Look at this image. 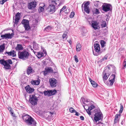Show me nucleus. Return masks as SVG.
Here are the masks:
<instances>
[{"instance_id": "nucleus-10", "label": "nucleus", "mask_w": 126, "mask_h": 126, "mask_svg": "<svg viewBox=\"0 0 126 126\" xmlns=\"http://www.w3.org/2000/svg\"><path fill=\"white\" fill-rule=\"evenodd\" d=\"M49 81L52 87H55L56 86L57 82L55 79L54 78L50 79H49Z\"/></svg>"}, {"instance_id": "nucleus-15", "label": "nucleus", "mask_w": 126, "mask_h": 126, "mask_svg": "<svg viewBox=\"0 0 126 126\" xmlns=\"http://www.w3.org/2000/svg\"><path fill=\"white\" fill-rule=\"evenodd\" d=\"M53 70L52 68L51 67H47L45 69L44 71V74L45 75L47 74V73H53Z\"/></svg>"}, {"instance_id": "nucleus-49", "label": "nucleus", "mask_w": 126, "mask_h": 126, "mask_svg": "<svg viewBox=\"0 0 126 126\" xmlns=\"http://www.w3.org/2000/svg\"><path fill=\"white\" fill-rule=\"evenodd\" d=\"M86 110L87 113L89 115H91L92 114V112H91V111L89 110Z\"/></svg>"}, {"instance_id": "nucleus-53", "label": "nucleus", "mask_w": 126, "mask_h": 126, "mask_svg": "<svg viewBox=\"0 0 126 126\" xmlns=\"http://www.w3.org/2000/svg\"><path fill=\"white\" fill-rule=\"evenodd\" d=\"M20 13L18 12L17 13L16 15V17H20Z\"/></svg>"}, {"instance_id": "nucleus-3", "label": "nucleus", "mask_w": 126, "mask_h": 126, "mask_svg": "<svg viewBox=\"0 0 126 126\" xmlns=\"http://www.w3.org/2000/svg\"><path fill=\"white\" fill-rule=\"evenodd\" d=\"M93 112L94 113V119L96 122L101 119L103 114L99 109H95Z\"/></svg>"}, {"instance_id": "nucleus-1", "label": "nucleus", "mask_w": 126, "mask_h": 126, "mask_svg": "<svg viewBox=\"0 0 126 126\" xmlns=\"http://www.w3.org/2000/svg\"><path fill=\"white\" fill-rule=\"evenodd\" d=\"M22 117L26 123L27 125H32V126H36V121L29 115L25 113L23 114Z\"/></svg>"}, {"instance_id": "nucleus-25", "label": "nucleus", "mask_w": 126, "mask_h": 126, "mask_svg": "<svg viewBox=\"0 0 126 126\" xmlns=\"http://www.w3.org/2000/svg\"><path fill=\"white\" fill-rule=\"evenodd\" d=\"M52 29V27L51 26H48L45 29L44 31L45 32H49Z\"/></svg>"}, {"instance_id": "nucleus-4", "label": "nucleus", "mask_w": 126, "mask_h": 126, "mask_svg": "<svg viewBox=\"0 0 126 126\" xmlns=\"http://www.w3.org/2000/svg\"><path fill=\"white\" fill-rule=\"evenodd\" d=\"M38 99L37 97L34 94L30 95L29 101L32 105L34 106L37 104Z\"/></svg>"}, {"instance_id": "nucleus-17", "label": "nucleus", "mask_w": 126, "mask_h": 126, "mask_svg": "<svg viewBox=\"0 0 126 126\" xmlns=\"http://www.w3.org/2000/svg\"><path fill=\"white\" fill-rule=\"evenodd\" d=\"M8 110L11 116L13 117H16V115L14 112V109L11 107H8Z\"/></svg>"}, {"instance_id": "nucleus-61", "label": "nucleus", "mask_w": 126, "mask_h": 126, "mask_svg": "<svg viewBox=\"0 0 126 126\" xmlns=\"http://www.w3.org/2000/svg\"><path fill=\"white\" fill-rule=\"evenodd\" d=\"M113 68L114 69L112 71L113 72L115 73H116V70H115V67H114V68Z\"/></svg>"}, {"instance_id": "nucleus-14", "label": "nucleus", "mask_w": 126, "mask_h": 126, "mask_svg": "<svg viewBox=\"0 0 126 126\" xmlns=\"http://www.w3.org/2000/svg\"><path fill=\"white\" fill-rule=\"evenodd\" d=\"M26 91L28 93H32L34 91L33 88H32L30 87L29 85H28L25 87Z\"/></svg>"}, {"instance_id": "nucleus-24", "label": "nucleus", "mask_w": 126, "mask_h": 126, "mask_svg": "<svg viewBox=\"0 0 126 126\" xmlns=\"http://www.w3.org/2000/svg\"><path fill=\"white\" fill-rule=\"evenodd\" d=\"M8 55L12 56V57H15L16 56V52L14 51L8 52Z\"/></svg>"}, {"instance_id": "nucleus-57", "label": "nucleus", "mask_w": 126, "mask_h": 126, "mask_svg": "<svg viewBox=\"0 0 126 126\" xmlns=\"http://www.w3.org/2000/svg\"><path fill=\"white\" fill-rule=\"evenodd\" d=\"M12 61L11 59H8V64H12Z\"/></svg>"}, {"instance_id": "nucleus-22", "label": "nucleus", "mask_w": 126, "mask_h": 126, "mask_svg": "<svg viewBox=\"0 0 126 126\" xmlns=\"http://www.w3.org/2000/svg\"><path fill=\"white\" fill-rule=\"evenodd\" d=\"M40 80H35L33 81H32L31 82V83L33 85H39L40 83Z\"/></svg>"}, {"instance_id": "nucleus-43", "label": "nucleus", "mask_w": 126, "mask_h": 126, "mask_svg": "<svg viewBox=\"0 0 126 126\" xmlns=\"http://www.w3.org/2000/svg\"><path fill=\"white\" fill-rule=\"evenodd\" d=\"M114 79L112 80L110 79L109 80V81L110 82V86H112L113 85V83L115 82V80H114Z\"/></svg>"}, {"instance_id": "nucleus-8", "label": "nucleus", "mask_w": 126, "mask_h": 126, "mask_svg": "<svg viewBox=\"0 0 126 126\" xmlns=\"http://www.w3.org/2000/svg\"><path fill=\"white\" fill-rule=\"evenodd\" d=\"M90 4V2L89 1H87L85 3L83 7L84 11L87 14L90 13V10L88 5Z\"/></svg>"}, {"instance_id": "nucleus-29", "label": "nucleus", "mask_w": 126, "mask_h": 126, "mask_svg": "<svg viewBox=\"0 0 126 126\" xmlns=\"http://www.w3.org/2000/svg\"><path fill=\"white\" fill-rule=\"evenodd\" d=\"M33 49L35 50L38 49L39 48L38 45L36 43L33 44Z\"/></svg>"}, {"instance_id": "nucleus-51", "label": "nucleus", "mask_w": 126, "mask_h": 126, "mask_svg": "<svg viewBox=\"0 0 126 126\" xmlns=\"http://www.w3.org/2000/svg\"><path fill=\"white\" fill-rule=\"evenodd\" d=\"M119 119H114V124H115L116 123H117L119 122Z\"/></svg>"}, {"instance_id": "nucleus-27", "label": "nucleus", "mask_w": 126, "mask_h": 126, "mask_svg": "<svg viewBox=\"0 0 126 126\" xmlns=\"http://www.w3.org/2000/svg\"><path fill=\"white\" fill-rule=\"evenodd\" d=\"M81 46L79 43L76 46V50L77 51H79L81 49Z\"/></svg>"}, {"instance_id": "nucleus-28", "label": "nucleus", "mask_w": 126, "mask_h": 126, "mask_svg": "<svg viewBox=\"0 0 126 126\" xmlns=\"http://www.w3.org/2000/svg\"><path fill=\"white\" fill-rule=\"evenodd\" d=\"M103 72H105V73L108 76L110 75L111 74L109 70H108L107 68H105Z\"/></svg>"}, {"instance_id": "nucleus-34", "label": "nucleus", "mask_w": 126, "mask_h": 126, "mask_svg": "<svg viewBox=\"0 0 126 126\" xmlns=\"http://www.w3.org/2000/svg\"><path fill=\"white\" fill-rule=\"evenodd\" d=\"M108 56L106 55H105L103 58L100 60V62L101 63L104 61L106 60L107 59Z\"/></svg>"}, {"instance_id": "nucleus-5", "label": "nucleus", "mask_w": 126, "mask_h": 126, "mask_svg": "<svg viewBox=\"0 0 126 126\" xmlns=\"http://www.w3.org/2000/svg\"><path fill=\"white\" fill-rule=\"evenodd\" d=\"M21 23L24 25L25 30L28 31L30 29V27L29 25V21L28 20L23 19Z\"/></svg>"}, {"instance_id": "nucleus-59", "label": "nucleus", "mask_w": 126, "mask_h": 126, "mask_svg": "<svg viewBox=\"0 0 126 126\" xmlns=\"http://www.w3.org/2000/svg\"><path fill=\"white\" fill-rule=\"evenodd\" d=\"M119 117V116H118V114H116L115 116L114 119H119L118 118Z\"/></svg>"}, {"instance_id": "nucleus-52", "label": "nucleus", "mask_w": 126, "mask_h": 126, "mask_svg": "<svg viewBox=\"0 0 126 126\" xmlns=\"http://www.w3.org/2000/svg\"><path fill=\"white\" fill-rule=\"evenodd\" d=\"M43 92L45 95L48 96V91H45Z\"/></svg>"}, {"instance_id": "nucleus-37", "label": "nucleus", "mask_w": 126, "mask_h": 126, "mask_svg": "<svg viewBox=\"0 0 126 126\" xmlns=\"http://www.w3.org/2000/svg\"><path fill=\"white\" fill-rule=\"evenodd\" d=\"M91 83L92 86L94 87H96L97 86V84L94 81H92Z\"/></svg>"}, {"instance_id": "nucleus-7", "label": "nucleus", "mask_w": 126, "mask_h": 126, "mask_svg": "<svg viewBox=\"0 0 126 126\" xmlns=\"http://www.w3.org/2000/svg\"><path fill=\"white\" fill-rule=\"evenodd\" d=\"M110 7H112L111 5L110 4L104 3L102 6V10L105 12L110 10Z\"/></svg>"}, {"instance_id": "nucleus-16", "label": "nucleus", "mask_w": 126, "mask_h": 126, "mask_svg": "<svg viewBox=\"0 0 126 126\" xmlns=\"http://www.w3.org/2000/svg\"><path fill=\"white\" fill-rule=\"evenodd\" d=\"M23 47L21 44H17L15 48V49L16 51H19L23 50Z\"/></svg>"}, {"instance_id": "nucleus-41", "label": "nucleus", "mask_w": 126, "mask_h": 126, "mask_svg": "<svg viewBox=\"0 0 126 126\" xmlns=\"http://www.w3.org/2000/svg\"><path fill=\"white\" fill-rule=\"evenodd\" d=\"M70 111L72 113H73L76 112V110L72 108L71 107L69 108V109Z\"/></svg>"}, {"instance_id": "nucleus-36", "label": "nucleus", "mask_w": 126, "mask_h": 126, "mask_svg": "<svg viewBox=\"0 0 126 126\" xmlns=\"http://www.w3.org/2000/svg\"><path fill=\"white\" fill-rule=\"evenodd\" d=\"M1 37L2 38V39H3L8 38V34H6L4 35H1Z\"/></svg>"}, {"instance_id": "nucleus-50", "label": "nucleus", "mask_w": 126, "mask_h": 126, "mask_svg": "<svg viewBox=\"0 0 126 126\" xmlns=\"http://www.w3.org/2000/svg\"><path fill=\"white\" fill-rule=\"evenodd\" d=\"M7 0H1L0 1V4H3Z\"/></svg>"}, {"instance_id": "nucleus-39", "label": "nucleus", "mask_w": 126, "mask_h": 126, "mask_svg": "<svg viewBox=\"0 0 126 126\" xmlns=\"http://www.w3.org/2000/svg\"><path fill=\"white\" fill-rule=\"evenodd\" d=\"M101 26L102 27H105L106 26V22L105 21H103L102 22Z\"/></svg>"}, {"instance_id": "nucleus-26", "label": "nucleus", "mask_w": 126, "mask_h": 126, "mask_svg": "<svg viewBox=\"0 0 126 126\" xmlns=\"http://www.w3.org/2000/svg\"><path fill=\"white\" fill-rule=\"evenodd\" d=\"M105 72H103V74L104 75L103 77V80H107L110 76H108Z\"/></svg>"}, {"instance_id": "nucleus-20", "label": "nucleus", "mask_w": 126, "mask_h": 126, "mask_svg": "<svg viewBox=\"0 0 126 126\" xmlns=\"http://www.w3.org/2000/svg\"><path fill=\"white\" fill-rule=\"evenodd\" d=\"M52 4H54V5H55V6H57V5H58V6H60L61 4H62V2H59V0L55 1L54 0L52 2Z\"/></svg>"}, {"instance_id": "nucleus-13", "label": "nucleus", "mask_w": 126, "mask_h": 126, "mask_svg": "<svg viewBox=\"0 0 126 126\" xmlns=\"http://www.w3.org/2000/svg\"><path fill=\"white\" fill-rule=\"evenodd\" d=\"M46 7V5L45 3H41L40 4V6L38 10L40 12H43Z\"/></svg>"}, {"instance_id": "nucleus-63", "label": "nucleus", "mask_w": 126, "mask_h": 126, "mask_svg": "<svg viewBox=\"0 0 126 126\" xmlns=\"http://www.w3.org/2000/svg\"><path fill=\"white\" fill-rule=\"evenodd\" d=\"M95 107V106H94L93 105H92L91 106H90V108H92V109H94Z\"/></svg>"}, {"instance_id": "nucleus-2", "label": "nucleus", "mask_w": 126, "mask_h": 126, "mask_svg": "<svg viewBox=\"0 0 126 126\" xmlns=\"http://www.w3.org/2000/svg\"><path fill=\"white\" fill-rule=\"evenodd\" d=\"M18 55L19 58L23 60H25L28 59L29 56V52L26 50L19 51Z\"/></svg>"}, {"instance_id": "nucleus-44", "label": "nucleus", "mask_w": 126, "mask_h": 126, "mask_svg": "<svg viewBox=\"0 0 126 126\" xmlns=\"http://www.w3.org/2000/svg\"><path fill=\"white\" fill-rule=\"evenodd\" d=\"M14 35L13 32L10 34L9 33H8V39L11 38L13 37V36Z\"/></svg>"}, {"instance_id": "nucleus-35", "label": "nucleus", "mask_w": 126, "mask_h": 126, "mask_svg": "<svg viewBox=\"0 0 126 126\" xmlns=\"http://www.w3.org/2000/svg\"><path fill=\"white\" fill-rule=\"evenodd\" d=\"M100 3L99 1H96L94 2V5L95 6L97 7H98L99 4Z\"/></svg>"}, {"instance_id": "nucleus-62", "label": "nucleus", "mask_w": 126, "mask_h": 126, "mask_svg": "<svg viewBox=\"0 0 126 126\" xmlns=\"http://www.w3.org/2000/svg\"><path fill=\"white\" fill-rule=\"evenodd\" d=\"M124 121H125V120H123L121 122V124L122 125H123V124H124Z\"/></svg>"}, {"instance_id": "nucleus-47", "label": "nucleus", "mask_w": 126, "mask_h": 126, "mask_svg": "<svg viewBox=\"0 0 126 126\" xmlns=\"http://www.w3.org/2000/svg\"><path fill=\"white\" fill-rule=\"evenodd\" d=\"M74 60L76 63H77L78 62L79 60L78 59L77 56L76 55H75L74 57Z\"/></svg>"}, {"instance_id": "nucleus-33", "label": "nucleus", "mask_w": 126, "mask_h": 126, "mask_svg": "<svg viewBox=\"0 0 126 126\" xmlns=\"http://www.w3.org/2000/svg\"><path fill=\"white\" fill-rule=\"evenodd\" d=\"M5 46L4 44L0 46V52H2L5 49Z\"/></svg>"}, {"instance_id": "nucleus-18", "label": "nucleus", "mask_w": 126, "mask_h": 126, "mask_svg": "<svg viewBox=\"0 0 126 126\" xmlns=\"http://www.w3.org/2000/svg\"><path fill=\"white\" fill-rule=\"evenodd\" d=\"M94 50L95 51L97 52H99L100 51V45L96 43L94 44Z\"/></svg>"}, {"instance_id": "nucleus-32", "label": "nucleus", "mask_w": 126, "mask_h": 126, "mask_svg": "<svg viewBox=\"0 0 126 126\" xmlns=\"http://www.w3.org/2000/svg\"><path fill=\"white\" fill-rule=\"evenodd\" d=\"M20 18V17H15V24H17L18 23Z\"/></svg>"}, {"instance_id": "nucleus-11", "label": "nucleus", "mask_w": 126, "mask_h": 126, "mask_svg": "<svg viewBox=\"0 0 126 126\" xmlns=\"http://www.w3.org/2000/svg\"><path fill=\"white\" fill-rule=\"evenodd\" d=\"M36 5V2L35 1H32L29 3L28 8L29 9H32L35 8Z\"/></svg>"}, {"instance_id": "nucleus-56", "label": "nucleus", "mask_w": 126, "mask_h": 126, "mask_svg": "<svg viewBox=\"0 0 126 126\" xmlns=\"http://www.w3.org/2000/svg\"><path fill=\"white\" fill-rule=\"evenodd\" d=\"M84 101L87 102H90V100L88 99H87L86 98H84Z\"/></svg>"}, {"instance_id": "nucleus-9", "label": "nucleus", "mask_w": 126, "mask_h": 126, "mask_svg": "<svg viewBox=\"0 0 126 126\" xmlns=\"http://www.w3.org/2000/svg\"><path fill=\"white\" fill-rule=\"evenodd\" d=\"M0 63L4 66V68L5 70H8V60H5L4 59L0 60Z\"/></svg>"}, {"instance_id": "nucleus-12", "label": "nucleus", "mask_w": 126, "mask_h": 126, "mask_svg": "<svg viewBox=\"0 0 126 126\" xmlns=\"http://www.w3.org/2000/svg\"><path fill=\"white\" fill-rule=\"evenodd\" d=\"M50 9V12H54L56 10L55 5L54 4H52L49 5L47 9Z\"/></svg>"}, {"instance_id": "nucleus-60", "label": "nucleus", "mask_w": 126, "mask_h": 126, "mask_svg": "<svg viewBox=\"0 0 126 126\" xmlns=\"http://www.w3.org/2000/svg\"><path fill=\"white\" fill-rule=\"evenodd\" d=\"M75 112L76 113L75 115L77 116H79V115L80 114L79 113L76 111V112Z\"/></svg>"}, {"instance_id": "nucleus-38", "label": "nucleus", "mask_w": 126, "mask_h": 126, "mask_svg": "<svg viewBox=\"0 0 126 126\" xmlns=\"http://www.w3.org/2000/svg\"><path fill=\"white\" fill-rule=\"evenodd\" d=\"M67 32H64L63 35V39H66V36H67Z\"/></svg>"}, {"instance_id": "nucleus-55", "label": "nucleus", "mask_w": 126, "mask_h": 126, "mask_svg": "<svg viewBox=\"0 0 126 126\" xmlns=\"http://www.w3.org/2000/svg\"><path fill=\"white\" fill-rule=\"evenodd\" d=\"M126 61L124 60V62L123 63V66L125 67H126Z\"/></svg>"}, {"instance_id": "nucleus-42", "label": "nucleus", "mask_w": 126, "mask_h": 126, "mask_svg": "<svg viewBox=\"0 0 126 126\" xmlns=\"http://www.w3.org/2000/svg\"><path fill=\"white\" fill-rule=\"evenodd\" d=\"M120 109L119 111V113H121L122 112L123 110V105L121 104H120Z\"/></svg>"}, {"instance_id": "nucleus-19", "label": "nucleus", "mask_w": 126, "mask_h": 126, "mask_svg": "<svg viewBox=\"0 0 126 126\" xmlns=\"http://www.w3.org/2000/svg\"><path fill=\"white\" fill-rule=\"evenodd\" d=\"M33 69L32 68L31 66H28L26 70V73L28 75H29L32 72Z\"/></svg>"}, {"instance_id": "nucleus-30", "label": "nucleus", "mask_w": 126, "mask_h": 126, "mask_svg": "<svg viewBox=\"0 0 126 126\" xmlns=\"http://www.w3.org/2000/svg\"><path fill=\"white\" fill-rule=\"evenodd\" d=\"M114 66L112 64H109L106 67V68H107L108 70H110L111 68H112L113 69V68H114Z\"/></svg>"}, {"instance_id": "nucleus-40", "label": "nucleus", "mask_w": 126, "mask_h": 126, "mask_svg": "<svg viewBox=\"0 0 126 126\" xmlns=\"http://www.w3.org/2000/svg\"><path fill=\"white\" fill-rule=\"evenodd\" d=\"M51 92V96L54 95L57 92V91L55 90H50Z\"/></svg>"}, {"instance_id": "nucleus-21", "label": "nucleus", "mask_w": 126, "mask_h": 126, "mask_svg": "<svg viewBox=\"0 0 126 126\" xmlns=\"http://www.w3.org/2000/svg\"><path fill=\"white\" fill-rule=\"evenodd\" d=\"M93 14L94 15H98L99 14L100 12L98 9L96 8H94L92 10Z\"/></svg>"}, {"instance_id": "nucleus-46", "label": "nucleus", "mask_w": 126, "mask_h": 126, "mask_svg": "<svg viewBox=\"0 0 126 126\" xmlns=\"http://www.w3.org/2000/svg\"><path fill=\"white\" fill-rule=\"evenodd\" d=\"M75 15V13L74 12H72L70 14L69 17L70 18H72L74 17Z\"/></svg>"}, {"instance_id": "nucleus-64", "label": "nucleus", "mask_w": 126, "mask_h": 126, "mask_svg": "<svg viewBox=\"0 0 126 126\" xmlns=\"http://www.w3.org/2000/svg\"><path fill=\"white\" fill-rule=\"evenodd\" d=\"M88 110H89L91 111L92 110V108H90V106L88 107Z\"/></svg>"}, {"instance_id": "nucleus-54", "label": "nucleus", "mask_w": 126, "mask_h": 126, "mask_svg": "<svg viewBox=\"0 0 126 126\" xmlns=\"http://www.w3.org/2000/svg\"><path fill=\"white\" fill-rule=\"evenodd\" d=\"M51 96V92L50 90L48 91V96Z\"/></svg>"}, {"instance_id": "nucleus-45", "label": "nucleus", "mask_w": 126, "mask_h": 126, "mask_svg": "<svg viewBox=\"0 0 126 126\" xmlns=\"http://www.w3.org/2000/svg\"><path fill=\"white\" fill-rule=\"evenodd\" d=\"M110 78L112 80L114 79V80H115V75L114 74H112L110 76Z\"/></svg>"}, {"instance_id": "nucleus-6", "label": "nucleus", "mask_w": 126, "mask_h": 126, "mask_svg": "<svg viewBox=\"0 0 126 126\" xmlns=\"http://www.w3.org/2000/svg\"><path fill=\"white\" fill-rule=\"evenodd\" d=\"M32 50H33V52H34V54L39 58H40L42 56H45L47 54V52L46 51L44 52L43 51L42 52H36L35 51L32 49H31Z\"/></svg>"}, {"instance_id": "nucleus-58", "label": "nucleus", "mask_w": 126, "mask_h": 126, "mask_svg": "<svg viewBox=\"0 0 126 126\" xmlns=\"http://www.w3.org/2000/svg\"><path fill=\"white\" fill-rule=\"evenodd\" d=\"M80 120H84V118L82 116H81L80 117Z\"/></svg>"}, {"instance_id": "nucleus-48", "label": "nucleus", "mask_w": 126, "mask_h": 126, "mask_svg": "<svg viewBox=\"0 0 126 126\" xmlns=\"http://www.w3.org/2000/svg\"><path fill=\"white\" fill-rule=\"evenodd\" d=\"M66 8V6H64L61 9L60 11V14H61V12L63 10H64Z\"/></svg>"}, {"instance_id": "nucleus-31", "label": "nucleus", "mask_w": 126, "mask_h": 126, "mask_svg": "<svg viewBox=\"0 0 126 126\" xmlns=\"http://www.w3.org/2000/svg\"><path fill=\"white\" fill-rule=\"evenodd\" d=\"M100 42L101 47H104V44H106V42L103 40H101L100 41Z\"/></svg>"}, {"instance_id": "nucleus-23", "label": "nucleus", "mask_w": 126, "mask_h": 126, "mask_svg": "<svg viewBox=\"0 0 126 126\" xmlns=\"http://www.w3.org/2000/svg\"><path fill=\"white\" fill-rule=\"evenodd\" d=\"M92 26L95 30L97 29V24L96 21H94L92 22Z\"/></svg>"}]
</instances>
